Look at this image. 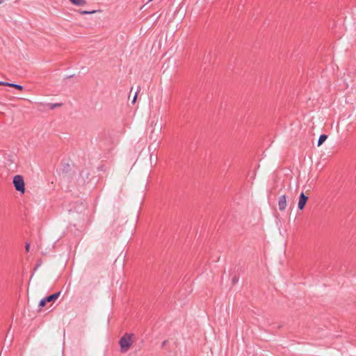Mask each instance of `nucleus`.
I'll list each match as a JSON object with an SVG mask.
<instances>
[{
    "instance_id": "f257e3e1",
    "label": "nucleus",
    "mask_w": 356,
    "mask_h": 356,
    "mask_svg": "<svg viewBox=\"0 0 356 356\" xmlns=\"http://www.w3.org/2000/svg\"><path fill=\"white\" fill-rule=\"evenodd\" d=\"M133 334L125 333L119 340L121 353H126L131 348L133 341L131 337Z\"/></svg>"
},
{
    "instance_id": "f03ea898",
    "label": "nucleus",
    "mask_w": 356,
    "mask_h": 356,
    "mask_svg": "<svg viewBox=\"0 0 356 356\" xmlns=\"http://www.w3.org/2000/svg\"><path fill=\"white\" fill-rule=\"evenodd\" d=\"M13 183L17 191L22 194L25 193V183L24 177L22 175H17L14 176Z\"/></svg>"
},
{
    "instance_id": "7ed1b4c3",
    "label": "nucleus",
    "mask_w": 356,
    "mask_h": 356,
    "mask_svg": "<svg viewBox=\"0 0 356 356\" xmlns=\"http://www.w3.org/2000/svg\"><path fill=\"white\" fill-rule=\"evenodd\" d=\"M162 126L161 123L156 122L154 124V128L150 134V138L156 141L157 140L158 135L161 133Z\"/></svg>"
},
{
    "instance_id": "20e7f679",
    "label": "nucleus",
    "mask_w": 356,
    "mask_h": 356,
    "mask_svg": "<svg viewBox=\"0 0 356 356\" xmlns=\"http://www.w3.org/2000/svg\"><path fill=\"white\" fill-rule=\"evenodd\" d=\"M307 200H308V197L306 196L304 194V193H301L300 195V197H299V201H298V207L300 210H302L305 208Z\"/></svg>"
},
{
    "instance_id": "39448f33",
    "label": "nucleus",
    "mask_w": 356,
    "mask_h": 356,
    "mask_svg": "<svg viewBox=\"0 0 356 356\" xmlns=\"http://www.w3.org/2000/svg\"><path fill=\"white\" fill-rule=\"evenodd\" d=\"M278 207L280 211H284L286 207V195H282L280 197L278 201Z\"/></svg>"
},
{
    "instance_id": "423d86ee",
    "label": "nucleus",
    "mask_w": 356,
    "mask_h": 356,
    "mask_svg": "<svg viewBox=\"0 0 356 356\" xmlns=\"http://www.w3.org/2000/svg\"><path fill=\"white\" fill-rule=\"evenodd\" d=\"M60 294V292L58 291V292L54 293H53L51 295H49V296L45 297L44 298L46 299V300L48 302H54L56 300L58 299V298L59 297Z\"/></svg>"
},
{
    "instance_id": "0eeeda50",
    "label": "nucleus",
    "mask_w": 356,
    "mask_h": 356,
    "mask_svg": "<svg viewBox=\"0 0 356 356\" xmlns=\"http://www.w3.org/2000/svg\"><path fill=\"white\" fill-rule=\"evenodd\" d=\"M6 86H9V87H12V88H14L18 90H23L24 89V87L21 85H19V84H15V83H9V82H6Z\"/></svg>"
},
{
    "instance_id": "6e6552de",
    "label": "nucleus",
    "mask_w": 356,
    "mask_h": 356,
    "mask_svg": "<svg viewBox=\"0 0 356 356\" xmlns=\"http://www.w3.org/2000/svg\"><path fill=\"white\" fill-rule=\"evenodd\" d=\"M72 4L76 6H84L86 4V0H69Z\"/></svg>"
},
{
    "instance_id": "1a4fd4ad",
    "label": "nucleus",
    "mask_w": 356,
    "mask_h": 356,
    "mask_svg": "<svg viewBox=\"0 0 356 356\" xmlns=\"http://www.w3.org/2000/svg\"><path fill=\"white\" fill-rule=\"evenodd\" d=\"M327 138V136L326 134H321L318 140V146H321Z\"/></svg>"
},
{
    "instance_id": "9d476101",
    "label": "nucleus",
    "mask_w": 356,
    "mask_h": 356,
    "mask_svg": "<svg viewBox=\"0 0 356 356\" xmlns=\"http://www.w3.org/2000/svg\"><path fill=\"white\" fill-rule=\"evenodd\" d=\"M97 10H91V11H87V10H80L79 11V13L81 14V15H89V14H93V13H97Z\"/></svg>"
},
{
    "instance_id": "9b49d317",
    "label": "nucleus",
    "mask_w": 356,
    "mask_h": 356,
    "mask_svg": "<svg viewBox=\"0 0 356 356\" xmlns=\"http://www.w3.org/2000/svg\"><path fill=\"white\" fill-rule=\"evenodd\" d=\"M48 302L46 300V299L44 298H42V300H40V302H39V307H43L46 305V304Z\"/></svg>"
},
{
    "instance_id": "f8f14e48",
    "label": "nucleus",
    "mask_w": 356,
    "mask_h": 356,
    "mask_svg": "<svg viewBox=\"0 0 356 356\" xmlns=\"http://www.w3.org/2000/svg\"><path fill=\"white\" fill-rule=\"evenodd\" d=\"M238 281V277H236V276H234V277H232V282L233 284H235L236 283H237Z\"/></svg>"
},
{
    "instance_id": "ddd939ff",
    "label": "nucleus",
    "mask_w": 356,
    "mask_h": 356,
    "mask_svg": "<svg viewBox=\"0 0 356 356\" xmlns=\"http://www.w3.org/2000/svg\"><path fill=\"white\" fill-rule=\"evenodd\" d=\"M59 106H60V104H51V106H50V108H51V109H54V108H55L56 107Z\"/></svg>"
},
{
    "instance_id": "4468645a",
    "label": "nucleus",
    "mask_w": 356,
    "mask_h": 356,
    "mask_svg": "<svg viewBox=\"0 0 356 356\" xmlns=\"http://www.w3.org/2000/svg\"><path fill=\"white\" fill-rule=\"evenodd\" d=\"M25 249H26V252H29V249H30V244L29 243H26V245H25Z\"/></svg>"
},
{
    "instance_id": "2eb2a0df",
    "label": "nucleus",
    "mask_w": 356,
    "mask_h": 356,
    "mask_svg": "<svg viewBox=\"0 0 356 356\" xmlns=\"http://www.w3.org/2000/svg\"><path fill=\"white\" fill-rule=\"evenodd\" d=\"M137 95H138V92H136L134 97V99H133V101L132 102L134 103L136 100V98H137Z\"/></svg>"
},
{
    "instance_id": "dca6fc26",
    "label": "nucleus",
    "mask_w": 356,
    "mask_h": 356,
    "mask_svg": "<svg viewBox=\"0 0 356 356\" xmlns=\"http://www.w3.org/2000/svg\"><path fill=\"white\" fill-rule=\"evenodd\" d=\"M6 81H0V86H6Z\"/></svg>"
},
{
    "instance_id": "f3484780",
    "label": "nucleus",
    "mask_w": 356,
    "mask_h": 356,
    "mask_svg": "<svg viewBox=\"0 0 356 356\" xmlns=\"http://www.w3.org/2000/svg\"><path fill=\"white\" fill-rule=\"evenodd\" d=\"M165 343H166V341H164L162 343V346H165Z\"/></svg>"
},
{
    "instance_id": "a211bd4d",
    "label": "nucleus",
    "mask_w": 356,
    "mask_h": 356,
    "mask_svg": "<svg viewBox=\"0 0 356 356\" xmlns=\"http://www.w3.org/2000/svg\"><path fill=\"white\" fill-rule=\"evenodd\" d=\"M72 76H73V75L68 76L67 77V79L71 78V77H72Z\"/></svg>"
},
{
    "instance_id": "6ab92c4d",
    "label": "nucleus",
    "mask_w": 356,
    "mask_h": 356,
    "mask_svg": "<svg viewBox=\"0 0 356 356\" xmlns=\"http://www.w3.org/2000/svg\"><path fill=\"white\" fill-rule=\"evenodd\" d=\"M4 1V0H0V3H2Z\"/></svg>"
},
{
    "instance_id": "aec40b11",
    "label": "nucleus",
    "mask_w": 356,
    "mask_h": 356,
    "mask_svg": "<svg viewBox=\"0 0 356 356\" xmlns=\"http://www.w3.org/2000/svg\"><path fill=\"white\" fill-rule=\"evenodd\" d=\"M149 1H152V0H149Z\"/></svg>"
}]
</instances>
